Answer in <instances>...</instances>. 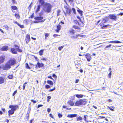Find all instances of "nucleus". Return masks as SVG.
I'll return each instance as SVG.
<instances>
[{
	"instance_id": "f257e3e1",
	"label": "nucleus",
	"mask_w": 123,
	"mask_h": 123,
	"mask_svg": "<svg viewBox=\"0 0 123 123\" xmlns=\"http://www.w3.org/2000/svg\"><path fill=\"white\" fill-rule=\"evenodd\" d=\"M51 5L49 3H46L43 5V9L45 12H50L51 10Z\"/></svg>"
},
{
	"instance_id": "f03ea898",
	"label": "nucleus",
	"mask_w": 123,
	"mask_h": 123,
	"mask_svg": "<svg viewBox=\"0 0 123 123\" xmlns=\"http://www.w3.org/2000/svg\"><path fill=\"white\" fill-rule=\"evenodd\" d=\"M86 102V99H79L75 103V106H78L81 105H85Z\"/></svg>"
},
{
	"instance_id": "7ed1b4c3",
	"label": "nucleus",
	"mask_w": 123,
	"mask_h": 123,
	"mask_svg": "<svg viewBox=\"0 0 123 123\" xmlns=\"http://www.w3.org/2000/svg\"><path fill=\"white\" fill-rule=\"evenodd\" d=\"M11 66L7 62L2 67V68L4 70H7L11 68Z\"/></svg>"
},
{
	"instance_id": "20e7f679",
	"label": "nucleus",
	"mask_w": 123,
	"mask_h": 123,
	"mask_svg": "<svg viewBox=\"0 0 123 123\" xmlns=\"http://www.w3.org/2000/svg\"><path fill=\"white\" fill-rule=\"evenodd\" d=\"M7 63L11 66H13L16 63V59L14 58L10 59L7 62Z\"/></svg>"
},
{
	"instance_id": "39448f33",
	"label": "nucleus",
	"mask_w": 123,
	"mask_h": 123,
	"mask_svg": "<svg viewBox=\"0 0 123 123\" xmlns=\"http://www.w3.org/2000/svg\"><path fill=\"white\" fill-rule=\"evenodd\" d=\"M18 107V106L17 105H10L9 108H11V110L12 111H15L16 109Z\"/></svg>"
},
{
	"instance_id": "423d86ee",
	"label": "nucleus",
	"mask_w": 123,
	"mask_h": 123,
	"mask_svg": "<svg viewBox=\"0 0 123 123\" xmlns=\"http://www.w3.org/2000/svg\"><path fill=\"white\" fill-rule=\"evenodd\" d=\"M5 56L4 55L0 56V64L3 63L4 62Z\"/></svg>"
},
{
	"instance_id": "0eeeda50",
	"label": "nucleus",
	"mask_w": 123,
	"mask_h": 123,
	"mask_svg": "<svg viewBox=\"0 0 123 123\" xmlns=\"http://www.w3.org/2000/svg\"><path fill=\"white\" fill-rule=\"evenodd\" d=\"M86 58H87L88 61L89 62L91 59V55L90 54H88L86 55Z\"/></svg>"
},
{
	"instance_id": "6e6552de",
	"label": "nucleus",
	"mask_w": 123,
	"mask_h": 123,
	"mask_svg": "<svg viewBox=\"0 0 123 123\" xmlns=\"http://www.w3.org/2000/svg\"><path fill=\"white\" fill-rule=\"evenodd\" d=\"M109 18L110 19L114 20H116L117 18V16L113 15H109Z\"/></svg>"
},
{
	"instance_id": "1a4fd4ad",
	"label": "nucleus",
	"mask_w": 123,
	"mask_h": 123,
	"mask_svg": "<svg viewBox=\"0 0 123 123\" xmlns=\"http://www.w3.org/2000/svg\"><path fill=\"white\" fill-rule=\"evenodd\" d=\"M14 46L16 49V50L17 51L20 52H22V50L19 48V46H18L16 44H15L14 45Z\"/></svg>"
},
{
	"instance_id": "9d476101",
	"label": "nucleus",
	"mask_w": 123,
	"mask_h": 123,
	"mask_svg": "<svg viewBox=\"0 0 123 123\" xmlns=\"http://www.w3.org/2000/svg\"><path fill=\"white\" fill-rule=\"evenodd\" d=\"M45 0H38V1L39 2V4L41 6H43L44 4L46 3L44 2Z\"/></svg>"
},
{
	"instance_id": "9b49d317",
	"label": "nucleus",
	"mask_w": 123,
	"mask_h": 123,
	"mask_svg": "<svg viewBox=\"0 0 123 123\" xmlns=\"http://www.w3.org/2000/svg\"><path fill=\"white\" fill-rule=\"evenodd\" d=\"M8 49V47L7 46H3L1 49V50L2 51H6Z\"/></svg>"
},
{
	"instance_id": "f8f14e48",
	"label": "nucleus",
	"mask_w": 123,
	"mask_h": 123,
	"mask_svg": "<svg viewBox=\"0 0 123 123\" xmlns=\"http://www.w3.org/2000/svg\"><path fill=\"white\" fill-rule=\"evenodd\" d=\"M30 40V36L29 35H27L26 36L25 40L27 43L29 42Z\"/></svg>"
},
{
	"instance_id": "ddd939ff",
	"label": "nucleus",
	"mask_w": 123,
	"mask_h": 123,
	"mask_svg": "<svg viewBox=\"0 0 123 123\" xmlns=\"http://www.w3.org/2000/svg\"><path fill=\"white\" fill-rule=\"evenodd\" d=\"M71 11V9H68L66 10V13L64 12V14L66 16V14H67L69 15H70V12Z\"/></svg>"
},
{
	"instance_id": "4468645a",
	"label": "nucleus",
	"mask_w": 123,
	"mask_h": 123,
	"mask_svg": "<svg viewBox=\"0 0 123 123\" xmlns=\"http://www.w3.org/2000/svg\"><path fill=\"white\" fill-rule=\"evenodd\" d=\"M11 50L12 53L13 54H16L17 53L16 50L14 48H11Z\"/></svg>"
},
{
	"instance_id": "2eb2a0df",
	"label": "nucleus",
	"mask_w": 123,
	"mask_h": 123,
	"mask_svg": "<svg viewBox=\"0 0 123 123\" xmlns=\"http://www.w3.org/2000/svg\"><path fill=\"white\" fill-rule=\"evenodd\" d=\"M77 115L76 114H72L68 115L67 117L69 118H72L74 117H75Z\"/></svg>"
},
{
	"instance_id": "dca6fc26",
	"label": "nucleus",
	"mask_w": 123,
	"mask_h": 123,
	"mask_svg": "<svg viewBox=\"0 0 123 123\" xmlns=\"http://www.w3.org/2000/svg\"><path fill=\"white\" fill-rule=\"evenodd\" d=\"M34 19L36 20H41L43 19V18L42 17H35V18Z\"/></svg>"
},
{
	"instance_id": "f3484780",
	"label": "nucleus",
	"mask_w": 123,
	"mask_h": 123,
	"mask_svg": "<svg viewBox=\"0 0 123 123\" xmlns=\"http://www.w3.org/2000/svg\"><path fill=\"white\" fill-rule=\"evenodd\" d=\"M41 6L40 5H39L37 6V8L36 11V12L37 13L40 10Z\"/></svg>"
},
{
	"instance_id": "a211bd4d",
	"label": "nucleus",
	"mask_w": 123,
	"mask_h": 123,
	"mask_svg": "<svg viewBox=\"0 0 123 123\" xmlns=\"http://www.w3.org/2000/svg\"><path fill=\"white\" fill-rule=\"evenodd\" d=\"M14 112V111H12V110H10L9 111H8V113L9 114V116H10L9 115H12L13 114Z\"/></svg>"
},
{
	"instance_id": "6ab92c4d",
	"label": "nucleus",
	"mask_w": 123,
	"mask_h": 123,
	"mask_svg": "<svg viewBox=\"0 0 123 123\" xmlns=\"http://www.w3.org/2000/svg\"><path fill=\"white\" fill-rule=\"evenodd\" d=\"M37 64L39 68L41 67H43L44 65V64H43L42 63H40L39 62H38L37 63Z\"/></svg>"
},
{
	"instance_id": "aec40b11",
	"label": "nucleus",
	"mask_w": 123,
	"mask_h": 123,
	"mask_svg": "<svg viewBox=\"0 0 123 123\" xmlns=\"http://www.w3.org/2000/svg\"><path fill=\"white\" fill-rule=\"evenodd\" d=\"M84 95H83L82 94H76L75 95V96L76 97H77V98H82Z\"/></svg>"
},
{
	"instance_id": "412c9836",
	"label": "nucleus",
	"mask_w": 123,
	"mask_h": 123,
	"mask_svg": "<svg viewBox=\"0 0 123 123\" xmlns=\"http://www.w3.org/2000/svg\"><path fill=\"white\" fill-rule=\"evenodd\" d=\"M110 43H121V42L120 41H111L109 42Z\"/></svg>"
},
{
	"instance_id": "4be33fe9",
	"label": "nucleus",
	"mask_w": 123,
	"mask_h": 123,
	"mask_svg": "<svg viewBox=\"0 0 123 123\" xmlns=\"http://www.w3.org/2000/svg\"><path fill=\"white\" fill-rule=\"evenodd\" d=\"M47 82L48 84L50 85H53V83L51 81L48 80L47 81Z\"/></svg>"
},
{
	"instance_id": "5701e85b",
	"label": "nucleus",
	"mask_w": 123,
	"mask_h": 123,
	"mask_svg": "<svg viewBox=\"0 0 123 123\" xmlns=\"http://www.w3.org/2000/svg\"><path fill=\"white\" fill-rule=\"evenodd\" d=\"M4 81V79L2 77H0V84L3 83Z\"/></svg>"
},
{
	"instance_id": "b1692460",
	"label": "nucleus",
	"mask_w": 123,
	"mask_h": 123,
	"mask_svg": "<svg viewBox=\"0 0 123 123\" xmlns=\"http://www.w3.org/2000/svg\"><path fill=\"white\" fill-rule=\"evenodd\" d=\"M61 26L59 25L57 26V29L56 30V31L57 32H58L59 30L61 29Z\"/></svg>"
},
{
	"instance_id": "393cba45",
	"label": "nucleus",
	"mask_w": 123,
	"mask_h": 123,
	"mask_svg": "<svg viewBox=\"0 0 123 123\" xmlns=\"http://www.w3.org/2000/svg\"><path fill=\"white\" fill-rule=\"evenodd\" d=\"M69 32L70 33L72 34H73L75 33V31L72 29L70 30L69 31Z\"/></svg>"
},
{
	"instance_id": "a878e982",
	"label": "nucleus",
	"mask_w": 123,
	"mask_h": 123,
	"mask_svg": "<svg viewBox=\"0 0 123 123\" xmlns=\"http://www.w3.org/2000/svg\"><path fill=\"white\" fill-rule=\"evenodd\" d=\"M68 102L70 105L71 106H73L74 104V103L71 100L69 101H68Z\"/></svg>"
},
{
	"instance_id": "bb28decb",
	"label": "nucleus",
	"mask_w": 123,
	"mask_h": 123,
	"mask_svg": "<svg viewBox=\"0 0 123 123\" xmlns=\"http://www.w3.org/2000/svg\"><path fill=\"white\" fill-rule=\"evenodd\" d=\"M82 118L81 117H79L77 118V121H79L82 120Z\"/></svg>"
},
{
	"instance_id": "cd10ccee",
	"label": "nucleus",
	"mask_w": 123,
	"mask_h": 123,
	"mask_svg": "<svg viewBox=\"0 0 123 123\" xmlns=\"http://www.w3.org/2000/svg\"><path fill=\"white\" fill-rule=\"evenodd\" d=\"M15 16L18 19L20 18V17L19 14H15Z\"/></svg>"
},
{
	"instance_id": "c85d7f7f",
	"label": "nucleus",
	"mask_w": 123,
	"mask_h": 123,
	"mask_svg": "<svg viewBox=\"0 0 123 123\" xmlns=\"http://www.w3.org/2000/svg\"><path fill=\"white\" fill-rule=\"evenodd\" d=\"M43 50H40V51L39 52V55H43Z\"/></svg>"
},
{
	"instance_id": "c756f323",
	"label": "nucleus",
	"mask_w": 123,
	"mask_h": 123,
	"mask_svg": "<svg viewBox=\"0 0 123 123\" xmlns=\"http://www.w3.org/2000/svg\"><path fill=\"white\" fill-rule=\"evenodd\" d=\"M106 20L105 19H103L102 21V22L101 23V25L102 26L103 25V23H104L106 22Z\"/></svg>"
},
{
	"instance_id": "7c9ffc66",
	"label": "nucleus",
	"mask_w": 123,
	"mask_h": 123,
	"mask_svg": "<svg viewBox=\"0 0 123 123\" xmlns=\"http://www.w3.org/2000/svg\"><path fill=\"white\" fill-rule=\"evenodd\" d=\"M11 7L12 9L13 10H16L17 9V7L15 6H11Z\"/></svg>"
},
{
	"instance_id": "2f4dec72",
	"label": "nucleus",
	"mask_w": 123,
	"mask_h": 123,
	"mask_svg": "<svg viewBox=\"0 0 123 123\" xmlns=\"http://www.w3.org/2000/svg\"><path fill=\"white\" fill-rule=\"evenodd\" d=\"M7 77L9 79H12L13 78V76L12 75H10L8 76Z\"/></svg>"
},
{
	"instance_id": "473e14b6",
	"label": "nucleus",
	"mask_w": 123,
	"mask_h": 123,
	"mask_svg": "<svg viewBox=\"0 0 123 123\" xmlns=\"http://www.w3.org/2000/svg\"><path fill=\"white\" fill-rule=\"evenodd\" d=\"M3 27H5L6 30H8L9 27L6 25H4L3 26Z\"/></svg>"
},
{
	"instance_id": "72a5a7b5",
	"label": "nucleus",
	"mask_w": 123,
	"mask_h": 123,
	"mask_svg": "<svg viewBox=\"0 0 123 123\" xmlns=\"http://www.w3.org/2000/svg\"><path fill=\"white\" fill-rule=\"evenodd\" d=\"M79 12V13L81 15H82V11L80 9L77 10Z\"/></svg>"
},
{
	"instance_id": "f704fd0d",
	"label": "nucleus",
	"mask_w": 123,
	"mask_h": 123,
	"mask_svg": "<svg viewBox=\"0 0 123 123\" xmlns=\"http://www.w3.org/2000/svg\"><path fill=\"white\" fill-rule=\"evenodd\" d=\"M49 35V34L48 33H46L45 34V39H47V37H48Z\"/></svg>"
},
{
	"instance_id": "c9c22d12",
	"label": "nucleus",
	"mask_w": 123,
	"mask_h": 123,
	"mask_svg": "<svg viewBox=\"0 0 123 123\" xmlns=\"http://www.w3.org/2000/svg\"><path fill=\"white\" fill-rule=\"evenodd\" d=\"M64 46H60L58 47V49L59 50L61 51V50L62 49L63 47Z\"/></svg>"
},
{
	"instance_id": "e433bc0d",
	"label": "nucleus",
	"mask_w": 123,
	"mask_h": 123,
	"mask_svg": "<svg viewBox=\"0 0 123 123\" xmlns=\"http://www.w3.org/2000/svg\"><path fill=\"white\" fill-rule=\"evenodd\" d=\"M79 35H76L75 36H72L71 37V38H77V37L78 36H79Z\"/></svg>"
},
{
	"instance_id": "4c0bfd02",
	"label": "nucleus",
	"mask_w": 123,
	"mask_h": 123,
	"mask_svg": "<svg viewBox=\"0 0 123 123\" xmlns=\"http://www.w3.org/2000/svg\"><path fill=\"white\" fill-rule=\"evenodd\" d=\"M73 27L75 29H79V27L76 26L74 25Z\"/></svg>"
},
{
	"instance_id": "58836bf2",
	"label": "nucleus",
	"mask_w": 123,
	"mask_h": 123,
	"mask_svg": "<svg viewBox=\"0 0 123 123\" xmlns=\"http://www.w3.org/2000/svg\"><path fill=\"white\" fill-rule=\"evenodd\" d=\"M45 87L47 89L50 88V86L47 85H46Z\"/></svg>"
},
{
	"instance_id": "ea45409f",
	"label": "nucleus",
	"mask_w": 123,
	"mask_h": 123,
	"mask_svg": "<svg viewBox=\"0 0 123 123\" xmlns=\"http://www.w3.org/2000/svg\"><path fill=\"white\" fill-rule=\"evenodd\" d=\"M107 25H104L102 27V28L103 29H105V28H107Z\"/></svg>"
},
{
	"instance_id": "a19ab883",
	"label": "nucleus",
	"mask_w": 123,
	"mask_h": 123,
	"mask_svg": "<svg viewBox=\"0 0 123 123\" xmlns=\"http://www.w3.org/2000/svg\"><path fill=\"white\" fill-rule=\"evenodd\" d=\"M26 68H27L28 69H29L30 68L29 67L28 64L27 63H26Z\"/></svg>"
},
{
	"instance_id": "79ce46f5",
	"label": "nucleus",
	"mask_w": 123,
	"mask_h": 123,
	"mask_svg": "<svg viewBox=\"0 0 123 123\" xmlns=\"http://www.w3.org/2000/svg\"><path fill=\"white\" fill-rule=\"evenodd\" d=\"M72 11L74 12V14L76 12H75V9L74 8H72Z\"/></svg>"
},
{
	"instance_id": "37998d69",
	"label": "nucleus",
	"mask_w": 123,
	"mask_h": 123,
	"mask_svg": "<svg viewBox=\"0 0 123 123\" xmlns=\"http://www.w3.org/2000/svg\"><path fill=\"white\" fill-rule=\"evenodd\" d=\"M55 90V87L53 89H50V90H49V92H52L53 91Z\"/></svg>"
},
{
	"instance_id": "c03bdc74",
	"label": "nucleus",
	"mask_w": 123,
	"mask_h": 123,
	"mask_svg": "<svg viewBox=\"0 0 123 123\" xmlns=\"http://www.w3.org/2000/svg\"><path fill=\"white\" fill-rule=\"evenodd\" d=\"M58 115L59 117H61L62 116V115L60 113L58 114Z\"/></svg>"
},
{
	"instance_id": "a18cd8bd",
	"label": "nucleus",
	"mask_w": 123,
	"mask_h": 123,
	"mask_svg": "<svg viewBox=\"0 0 123 123\" xmlns=\"http://www.w3.org/2000/svg\"><path fill=\"white\" fill-rule=\"evenodd\" d=\"M111 71H110V73L109 74V78H111Z\"/></svg>"
},
{
	"instance_id": "49530a36",
	"label": "nucleus",
	"mask_w": 123,
	"mask_h": 123,
	"mask_svg": "<svg viewBox=\"0 0 123 123\" xmlns=\"http://www.w3.org/2000/svg\"><path fill=\"white\" fill-rule=\"evenodd\" d=\"M14 23L17 24L18 25H20L17 21H14Z\"/></svg>"
},
{
	"instance_id": "de8ad7c7",
	"label": "nucleus",
	"mask_w": 123,
	"mask_h": 123,
	"mask_svg": "<svg viewBox=\"0 0 123 123\" xmlns=\"http://www.w3.org/2000/svg\"><path fill=\"white\" fill-rule=\"evenodd\" d=\"M31 101L32 102H33L34 103H36L37 101L35 100H31Z\"/></svg>"
},
{
	"instance_id": "09e8293b",
	"label": "nucleus",
	"mask_w": 123,
	"mask_h": 123,
	"mask_svg": "<svg viewBox=\"0 0 123 123\" xmlns=\"http://www.w3.org/2000/svg\"><path fill=\"white\" fill-rule=\"evenodd\" d=\"M18 26H20V27L21 28H23L24 27V26L23 25H18Z\"/></svg>"
},
{
	"instance_id": "8fccbe9b",
	"label": "nucleus",
	"mask_w": 123,
	"mask_h": 123,
	"mask_svg": "<svg viewBox=\"0 0 123 123\" xmlns=\"http://www.w3.org/2000/svg\"><path fill=\"white\" fill-rule=\"evenodd\" d=\"M108 108H109L111 110L113 111H114V109L111 107L108 106Z\"/></svg>"
},
{
	"instance_id": "3c124183",
	"label": "nucleus",
	"mask_w": 123,
	"mask_h": 123,
	"mask_svg": "<svg viewBox=\"0 0 123 123\" xmlns=\"http://www.w3.org/2000/svg\"><path fill=\"white\" fill-rule=\"evenodd\" d=\"M34 17V13L33 14L30 16L29 17V18H32Z\"/></svg>"
},
{
	"instance_id": "603ef678",
	"label": "nucleus",
	"mask_w": 123,
	"mask_h": 123,
	"mask_svg": "<svg viewBox=\"0 0 123 123\" xmlns=\"http://www.w3.org/2000/svg\"><path fill=\"white\" fill-rule=\"evenodd\" d=\"M25 84H24L23 85V90H25Z\"/></svg>"
},
{
	"instance_id": "864d4df0",
	"label": "nucleus",
	"mask_w": 123,
	"mask_h": 123,
	"mask_svg": "<svg viewBox=\"0 0 123 123\" xmlns=\"http://www.w3.org/2000/svg\"><path fill=\"white\" fill-rule=\"evenodd\" d=\"M17 92L16 91H15L14 92V93L13 94L12 96H14V95L15 94L17 93Z\"/></svg>"
},
{
	"instance_id": "5fc2aeb1",
	"label": "nucleus",
	"mask_w": 123,
	"mask_h": 123,
	"mask_svg": "<svg viewBox=\"0 0 123 123\" xmlns=\"http://www.w3.org/2000/svg\"><path fill=\"white\" fill-rule=\"evenodd\" d=\"M52 76L54 78H56L57 76H56L55 74H53V75Z\"/></svg>"
},
{
	"instance_id": "6e6d98bb",
	"label": "nucleus",
	"mask_w": 123,
	"mask_h": 123,
	"mask_svg": "<svg viewBox=\"0 0 123 123\" xmlns=\"http://www.w3.org/2000/svg\"><path fill=\"white\" fill-rule=\"evenodd\" d=\"M58 36L59 35H58L55 34H54L53 35V36L55 37H56Z\"/></svg>"
},
{
	"instance_id": "4d7b16f0",
	"label": "nucleus",
	"mask_w": 123,
	"mask_h": 123,
	"mask_svg": "<svg viewBox=\"0 0 123 123\" xmlns=\"http://www.w3.org/2000/svg\"><path fill=\"white\" fill-rule=\"evenodd\" d=\"M84 120H86V117H87V116H85V115H84Z\"/></svg>"
},
{
	"instance_id": "13d9d810",
	"label": "nucleus",
	"mask_w": 123,
	"mask_h": 123,
	"mask_svg": "<svg viewBox=\"0 0 123 123\" xmlns=\"http://www.w3.org/2000/svg\"><path fill=\"white\" fill-rule=\"evenodd\" d=\"M50 111H51V110L49 108H48V109H47V111L48 112H49Z\"/></svg>"
},
{
	"instance_id": "bf43d9fd",
	"label": "nucleus",
	"mask_w": 123,
	"mask_h": 123,
	"mask_svg": "<svg viewBox=\"0 0 123 123\" xmlns=\"http://www.w3.org/2000/svg\"><path fill=\"white\" fill-rule=\"evenodd\" d=\"M41 59L42 60H45V61H46V59L45 58H42Z\"/></svg>"
},
{
	"instance_id": "052dcab7",
	"label": "nucleus",
	"mask_w": 123,
	"mask_h": 123,
	"mask_svg": "<svg viewBox=\"0 0 123 123\" xmlns=\"http://www.w3.org/2000/svg\"><path fill=\"white\" fill-rule=\"evenodd\" d=\"M41 122L42 123L44 122V123H49L48 122H46V121H42Z\"/></svg>"
},
{
	"instance_id": "680f3d73",
	"label": "nucleus",
	"mask_w": 123,
	"mask_h": 123,
	"mask_svg": "<svg viewBox=\"0 0 123 123\" xmlns=\"http://www.w3.org/2000/svg\"><path fill=\"white\" fill-rule=\"evenodd\" d=\"M1 110L4 112H5V109L4 108H2Z\"/></svg>"
},
{
	"instance_id": "e2e57ef3",
	"label": "nucleus",
	"mask_w": 123,
	"mask_h": 123,
	"mask_svg": "<svg viewBox=\"0 0 123 123\" xmlns=\"http://www.w3.org/2000/svg\"><path fill=\"white\" fill-rule=\"evenodd\" d=\"M43 105H38L37 108H38L40 107L43 106Z\"/></svg>"
},
{
	"instance_id": "0e129e2a",
	"label": "nucleus",
	"mask_w": 123,
	"mask_h": 123,
	"mask_svg": "<svg viewBox=\"0 0 123 123\" xmlns=\"http://www.w3.org/2000/svg\"><path fill=\"white\" fill-rule=\"evenodd\" d=\"M42 21H34V23H38V22H42Z\"/></svg>"
},
{
	"instance_id": "69168bd1",
	"label": "nucleus",
	"mask_w": 123,
	"mask_h": 123,
	"mask_svg": "<svg viewBox=\"0 0 123 123\" xmlns=\"http://www.w3.org/2000/svg\"><path fill=\"white\" fill-rule=\"evenodd\" d=\"M79 81V79H77L75 81V83H78V82Z\"/></svg>"
},
{
	"instance_id": "338daca9",
	"label": "nucleus",
	"mask_w": 123,
	"mask_h": 123,
	"mask_svg": "<svg viewBox=\"0 0 123 123\" xmlns=\"http://www.w3.org/2000/svg\"><path fill=\"white\" fill-rule=\"evenodd\" d=\"M12 2L14 4L15 3V0H12Z\"/></svg>"
},
{
	"instance_id": "774afa93",
	"label": "nucleus",
	"mask_w": 123,
	"mask_h": 123,
	"mask_svg": "<svg viewBox=\"0 0 123 123\" xmlns=\"http://www.w3.org/2000/svg\"><path fill=\"white\" fill-rule=\"evenodd\" d=\"M47 98H48L49 99H50L51 98V97L50 96H48Z\"/></svg>"
}]
</instances>
